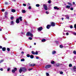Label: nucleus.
Here are the masks:
<instances>
[{
	"label": "nucleus",
	"instance_id": "nucleus-1",
	"mask_svg": "<svg viewBox=\"0 0 76 76\" xmlns=\"http://www.w3.org/2000/svg\"><path fill=\"white\" fill-rule=\"evenodd\" d=\"M26 36H30L31 37H33V34L30 32H28L26 34Z\"/></svg>",
	"mask_w": 76,
	"mask_h": 76
},
{
	"label": "nucleus",
	"instance_id": "nucleus-2",
	"mask_svg": "<svg viewBox=\"0 0 76 76\" xmlns=\"http://www.w3.org/2000/svg\"><path fill=\"white\" fill-rule=\"evenodd\" d=\"M43 7L45 10H47L48 8H47V5H46L45 4H43Z\"/></svg>",
	"mask_w": 76,
	"mask_h": 76
},
{
	"label": "nucleus",
	"instance_id": "nucleus-3",
	"mask_svg": "<svg viewBox=\"0 0 76 76\" xmlns=\"http://www.w3.org/2000/svg\"><path fill=\"white\" fill-rule=\"evenodd\" d=\"M17 70V68H14V70H12V73H14L15 72V71H16Z\"/></svg>",
	"mask_w": 76,
	"mask_h": 76
},
{
	"label": "nucleus",
	"instance_id": "nucleus-4",
	"mask_svg": "<svg viewBox=\"0 0 76 76\" xmlns=\"http://www.w3.org/2000/svg\"><path fill=\"white\" fill-rule=\"evenodd\" d=\"M22 68V70L23 72H25L26 71V69L25 68L21 67Z\"/></svg>",
	"mask_w": 76,
	"mask_h": 76
},
{
	"label": "nucleus",
	"instance_id": "nucleus-5",
	"mask_svg": "<svg viewBox=\"0 0 76 76\" xmlns=\"http://www.w3.org/2000/svg\"><path fill=\"white\" fill-rule=\"evenodd\" d=\"M50 67H51L50 65H47L45 67V68H46V69H48V68H50Z\"/></svg>",
	"mask_w": 76,
	"mask_h": 76
},
{
	"label": "nucleus",
	"instance_id": "nucleus-6",
	"mask_svg": "<svg viewBox=\"0 0 76 76\" xmlns=\"http://www.w3.org/2000/svg\"><path fill=\"white\" fill-rule=\"evenodd\" d=\"M38 31H42V27H40L39 28H38Z\"/></svg>",
	"mask_w": 76,
	"mask_h": 76
},
{
	"label": "nucleus",
	"instance_id": "nucleus-7",
	"mask_svg": "<svg viewBox=\"0 0 76 76\" xmlns=\"http://www.w3.org/2000/svg\"><path fill=\"white\" fill-rule=\"evenodd\" d=\"M51 25L52 26H55V23L54 22H52L51 23Z\"/></svg>",
	"mask_w": 76,
	"mask_h": 76
},
{
	"label": "nucleus",
	"instance_id": "nucleus-8",
	"mask_svg": "<svg viewBox=\"0 0 76 76\" xmlns=\"http://www.w3.org/2000/svg\"><path fill=\"white\" fill-rule=\"evenodd\" d=\"M50 27H51V25H48L47 26V29H50Z\"/></svg>",
	"mask_w": 76,
	"mask_h": 76
},
{
	"label": "nucleus",
	"instance_id": "nucleus-9",
	"mask_svg": "<svg viewBox=\"0 0 76 76\" xmlns=\"http://www.w3.org/2000/svg\"><path fill=\"white\" fill-rule=\"evenodd\" d=\"M16 22L17 23H19V18H18L16 19Z\"/></svg>",
	"mask_w": 76,
	"mask_h": 76
},
{
	"label": "nucleus",
	"instance_id": "nucleus-10",
	"mask_svg": "<svg viewBox=\"0 0 76 76\" xmlns=\"http://www.w3.org/2000/svg\"><path fill=\"white\" fill-rule=\"evenodd\" d=\"M23 70H22V67L20 68L19 69V72L20 73H22V72Z\"/></svg>",
	"mask_w": 76,
	"mask_h": 76
},
{
	"label": "nucleus",
	"instance_id": "nucleus-11",
	"mask_svg": "<svg viewBox=\"0 0 76 76\" xmlns=\"http://www.w3.org/2000/svg\"><path fill=\"white\" fill-rule=\"evenodd\" d=\"M54 9H56V10H58V9H59V8H58V7L57 6L54 7Z\"/></svg>",
	"mask_w": 76,
	"mask_h": 76
},
{
	"label": "nucleus",
	"instance_id": "nucleus-12",
	"mask_svg": "<svg viewBox=\"0 0 76 76\" xmlns=\"http://www.w3.org/2000/svg\"><path fill=\"white\" fill-rule=\"evenodd\" d=\"M36 64H30V66H36Z\"/></svg>",
	"mask_w": 76,
	"mask_h": 76
},
{
	"label": "nucleus",
	"instance_id": "nucleus-13",
	"mask_svg": "<svg viewBox=\"0 0 76 76\" xmlns=\"http://www.w3.org/2000/svg\"><path fill=\"white\" fill-rule=\"evenodd\" d=\"M11 12L14 13L15 12H16V10H15L14 9H12L11 10Z\"/></svg>",
	"mask_w": 76,
	"mask_h": 76
},
{
	"label": "nucleus",
	"instance_id": "nucleus-14",
	"mask_svg": "<svg viewBox=\"0 0 76 76\" xmlns=\"http://www.w3.org/2000/svg\"><path fill=\"white\" fill-rule=\"evenodd\" d=\"M70 6L69 5H67L66 7V8L67 9H70Z\"/></svg>",
	"mask_w": 76,
	"mask_h": 76
},
{
	"label": "nucleus",
	"instance_id": "nucleus-15",
	"mask_svg": "<svg viewBox=\"0 0 76 76\" xmlns=\"http://www.w3.org/2000/svg\"><path fill=\"white\" fill-rule=\"evenodd\" d=\"M31 58H34V56L32 55H31L30 56Z\"/></svg>",
	"mask_w": 76,
	"mask_h": 76
},
{
	"label": "nucleus",
	"instance_id": "nucleus-16",
	"mask_svg": "<svg viewBox=\"0 0 76 76\" xmlns=\"http://www.w3.org/2000/svg\"><path fill=\"white\" fill-rule=\"evenodd\" d=\"M22 17H20L19 18V19H20V21H22Z\"/></svg>",
	"mask_w": 76,
	"mask_h": 76
},
{
	"label": "nucleus",
	"instance_id": "nucleus-17",
	"mask_svg": "<svg viewBox=\"0 0 76 76\" xmlns=\"http://www.w3.org/2000/svg\"><path fill=\"white\" fill-rule=\"evenodd\" d=\"M2 50L3 51H4L6 50V48H2Z\"/></svg>",
	"mask_w": 76,
	"mask_h": 76
},
{
	"label": "nucleus",
	"instance_id": "nucleus-18",
	"mask_svg": "<svg viewBox=\"0 0 76 76\" xmlns=\"http://www.w3.org/2000/svg\"><path fill=\"white\" fill-rule=\"evenodd\" d=\"M74 71H76V66H74Z\"/></svg>",
	"mask_w": 76,
	"mask_h": 76
},
{
	"label": "nucleus",
	"instance_id": "nucleus-19",
	"mask_svg": "<svg viewBox=\"0 0 76 76\" xmlns=\"http://www.w3.org/2000/svg\"><path fill=\"white\" fill-rule=\"evenodd\" d=\"M22 12H23V13H25V12H26V11H25V10H22Z\"/></svg>",
	"mask_w": 76,
	"mask_h": 76
},
{
	"label": "nucleus",
	"instance_id": "nucleus-20",
	"mask_svg": "<svg viewBox=\"0 0 76 76\" xmlns=\"http://www.w3.org/2000/svg\"><path fill=\"white\" fill-rule=\"evenodd\" d=\"M56 51H53L52 52V54H56Z\"/></svg>",
	"mask_w": 76,
	"mask_h": 76
},
{
	"label": "nucleus",
	"instance_id": "nucleus-21",
	"mask_svg": "<svg viewBox=\"0 0 76 76\" xmlns=\"http://www.w3.org/2000/svg\"><path fill=\"white\" fill-rule=\"evenodd\" d=\"M31 53L32 54H35V53L34 51H32L31 52Z\"/></svg>",
	"mask_w": 76,
	"mask_h": 76
},
{
	"label": "nucleus",
	"instance_id": "nucleus-22",
	"mask_svg": "<svg viewBox=\"0 0 76 76\" xmlns=\"http://www.w3.org/2000/svg\"><path fill=\"white\" fill-rule=\"evenodd\" d=\"M21 61H25V59L24 58H23L21 60Z\"/></svg>",
	"mask_w": 76,
	"mask_h": 76
},
{
	"label": "nucleus",
	"instance_id": "nucleus-23",
	"mask_svg": "<svg viewBox=\"0 0 76 76\" xmlns=\"http://www.w3.org/2000/svg\"><path fill=\"white\" fill-rule=\"evenodd\" d=\"M45 40H46L45 39H44L42 40V42H45Z\"/></svg>",
	"mask_w": 76,
	"mask_h": 76
},
{
	"label": "nucleus",
	"instance_id": "nucleus-24",
	"mask_svg": "<svg viewBox=\"0 0 76 76\" xmlns=\"http://www.w3.org/2000/svg\"><path fill=\"white\" fill-rule=\"evenodd\" d=\"M36 6V7H39V4H37Z\"/></svg>",
	"mask_w": 76,
	"mask_h": 76
},
{
	"label": "nucleus",
	"instance_id": "nucleus-25",
	"mask_svg": "<svg viewBox=\"0 0 76 76\" xmlns=\"http://www.w3.org/2000/svg\"><path fill=\"white\" fill-rule=\"evenodd\" d=\"M27 57H30V55L29 54H27Z\"/></svg>",
	"mask_w": 76,
	"mask_h": 76
},
{
	"label": "nucleus",
	"instance_id": "nucleus-26",
	"mask_svg": "<svg viewBox=\"0 0 76 76\" xmlns=\"http://www.w3.org/2000/svg\"><path fill=\"white\" fill-rule=\"evenodd\" d=\"M11 23L12 25H13V24H14V22H13V21H11Z\"/></svg>",
	"mask_w": 76,
	"mask_h": 76
},
{
	"label": "nucleus",
	"instance_id": "nucleus-27",
	"mask_svg": "<svg viewBox=\"0 0 76 76\" xmlns=\"http://www.w3.org/2000/svg\"><path fill=\"white\" fill-rule=\"evenodd\" d=\"M69 66L70 67L72 66V65L71 64H70L69 65Z\"/></svg>",
	"mask_w": 76,
	"mask_h": 76
},
{
	"label": "nucleus",
	"instance_id": "nucleus-28",
	"mask_svg": "<svg viewBox=\"0 0 76 76\" xmlns=\"http://www.w3.org/2000/svg\"><path fill=\"white\" fill-rule=\"evenodd\" d=\"M66 19H69V16L67 15H66Z\"/></svg>",
	"mask_w": 76,
	"mask_h": 76
},
{
	"label": "nucleus",
	"instance_id": "nucleus-29",
	"mask_svg": "<svg viewBox=\"0 0 76 76\" xmlns=\"http://www.w3.org/2000/svg\"><path fill=\"white\" fill-rule=\"evenodd\" d=\"M14 18V17H12L11 18V20H13Z\"/></svg>",
	"mask_w": 76,
	"mask_h": 76
},
{
	"label": "nucleus",
	"instance_id": "nucleus-30",
	"mask_svg": "<svg viewBox=\"0 0 76 76\" xmlns=\"http://www.w3.org/2000/svg\"><path fill=\"white\" fill-rule=\"evenodd\" d=\"M73 53H74V54H76V51H73Z\"/></svg>",
	"mask_w": 76,
	"mask_h": 76
},
{
	"label": "nucleus",
	"instance_id": "nucleus-31",
	"mask_svg": "<svg viewBox=\"0 0 76 76\" xmlns=\"http://www.w3.org/2000/svg\"><path fill=\"white\" fill-rule=\"evenodd\" d=\"M46 76H49V74H48V73H46Z\"/></svg>",
	"mask_w": 76,
	"mask_h": 76
},
{
	"label": "nucleus",
	"instance_id": "nucleus-32",
	"mask_svg": "<svg viewBox=\"0 0 76 76\" xmlns=\"http://www.w3.org/2000/svg\"><path fill=\"white\" fill-rule=\"evenodd\" d=\"M5 15H7L8 14V12H5Z\"/></svg>",
	"mask_w": 76,
	"mask_h": 76
},
{
	"label": "nucleus",
	"instance_id": "nucleus-33",
	"mask_svg": "<svg viewBox=\"0 0 76 76\" xmlns=\"http://www.w3.org/2000/svg\"><path fill=\"white\" fill-rule=\"evenodd\" d=\"M51 64H54V61H52L51 62Z\"/></svg>",
	"mask_w": 76,
	"mask_h": 76
},
{
	"label": "nucleus",
	"instance_id": "nucleus-34",
	"mask_svg": "<svg viewBox=\"0 0 76 76\" xmlns=\"http://www.w3.org/2000/svg\"><path fill=\"white\" fill-rule=\"evenodd\" d=\"M28 39H30V40H32V38L31 37H30L28 38Z\"/></svg>",
	"mask_w": 76,
	"mask_h": 76
},
{
	"label": "nucleus",
	"instance_id": "nucleus-35",
	"mask_svg": "<svg viewBox=\"0 0 76 76\" xmlns=\"http://www.w3.org/2000/svg\"><path fill=\"white\" fill-rule=\"evenodd\" d=\"M68 4H69V5H70V6H71V5H72V4L69 2H68Z\"/></svg>",
	"mask_w": 76,
	"mask_h": 76
},
{
	"label": "nucleus",
	"instance_id": "nucleus-36",
	"mask_svg": "<svg viewBox=\"0 0 76 76\" xmlns=\"http://www.w3.org/2000/svg\"><path fill=\"white\" fill-rule=\"evenodd\" d=\"M7 50L8 51H10V49L8 48H7Z\"/></svg>",
	"mask_w": 76,
	"mask_h": 76
},
{
	"label": "nucleus",
	"instance_id": "nucleus-37",
	"mask_svg": "<svg viewBox=\"0 0 76 76\" xmlns=\"http://www.w3.org/2000/svg\"><path fill=\"white\" fill-rule=\"evenodd\" d=\"M23 6H26V4H23Z\"/></svg>",
	"mask_w": 76,
	"mask_h": 76
},
{
	"label": "nucleus",
	"instance_id": "nucleus-38",
	"mask_svg": "<svg viewBox=\"0 0 76 76\" xmlns=\"http://www.w3.org/2000/svg\"><path fill=\"white\" fill-rule=\"evenodd\" d=\"M35 54H36V55H37V54H38V52L37 51H36V53H35Z\"/></svg>",
	"mask_w": 76,
	"mask_h": 76
},
{
	"label": "nucleus",
	"instance_id": "nucleus-39",
	"mask_svg": "<svg viewBox=\"0 0 76 76\" xmlns=\"http://www.w3.org/2000/svg\"><path fill=\"white\" fill-rule=\"evenodd\" d=\"M60 48H63V45H60Z\"/></svg>",
	"mask_w": 76,
	"mask_h": 76
},
{
	"label": "nucleus",
	"instance_id": "nucleus-40",
	"mask_svg": "<svg viewBox=\"0 0 76 76\" xmlns=\"http://www.w3.org/2000/svg\"><path fill=\"white\" fill-rule=\"evenodd\" d=\"M32 70V68H29L28 69V70H29V71H30V70Z\"/></svg>",
	"mask_w": 76,
	"mask_h": 76
},
{
	"label": "nucleus",
	"instance_id": "nucleus-41",
	"mask_svg": "<svg viewBox=\"0 0 76 76\" xmlns=\"http://www.w3.org/2000/svg\"><path fill=\"white\" fill-rule=\"evenodd\" d=\"M28 9H31V7L30 6L28 7Z\"/></svg>",
	"mask_w": 76,
	"mask_h": 76
},
{
	"label": "nucleus",
	"instance_id": "nucleus-42",
	"mask_svg": "<svg viewBox=\"0 0 76 76\" xmlns=\"http://www.w3.org/2000/svg\"><path fill=\"white\" fill-rule=\"evenodd\" d=\"M56 66H60V64H56Z\"/></svg>",
	"mask_w": 76,
	"mask_h": 76
},
{
	"label": "nucleus",
	"instance_id": "nucleus-43",
	"mask_svg": "<svg viewBox=\"0 0 76 76\" xmlns=\"http://www.w3.org/2000/svg\"><path fill=\"white\" fill-rule=\"evenodd\" d=\"M48 3H51V1H50V0L48 1Z\"/></svg>",
	"mask_w": 76,
	"mask_h": 76
},
{
	"label": "nucleus",
	"instance_id": "nucleus-44",
	"mask_svg": "<svg viewBox=\"0 0 76 76\" xmlns=\"http://www.w3.org/2000/svg\"><path fill=\"white\" fill-rule=\"evenodd\" d=\"M60 73L61 75H62L63 73V72H60Z\"/></svg>",
	"mask_w": 76,
	"mask_h": 76
},
{
	"label": "nucleus",
	"instance_id": "nucleus-45",
	"mask_svg": "<svg viewBox=\"0 0 76 76\" xmlns=\"http://www.w3.org/2000/svg\"><path fill=\"white\" fill-rule=\"evenodd\" d=\"M70 9L71 10H73V8H71Z\"/></svg>",
	"mask_w": 76,
	"mask_h": 76
},
{
	"label": "nucleus",
	"instance_id": "nucleus-46",
	"mask_svg": "<svg viewBox=\"0 0 76 76\" xmlns=\"http://www.w3.org/2000/svg\"><path fill=\"white\" fill-rule=\"evenodd\" d=\"M0 70H1V71H3V68H1Z\"/></svg>",
	"mask_w": 76,
	"mask_h": 76
},
{
	"label": "nucleus",
	"instance_id": "nucleus-47",
	"mask_svg": "<svg viewBox=\"0 0 76 76\" xmlns=\"http://www.w3.org/2000/svg\"><path fill=\"white\" fill-rule=\"evenodd\" d=\"M66 35H69V33H68V32L66 33Z\"/></svg>",
	"mask_w": 76,
	"mask_h": 76
},
{
	"label": "nucleus",
	"instance_id": "nucleus-48",
	"mask_svg": "<svg viewBox=\"0 0 76 76\" xmlns=\"http://www.w3.org/2000/svg\"><path fill=\"white\" fill-rule=\"evenodd\" d=\"M46 13H47V14H48V13H49L48 12V11H46Z\"/></svg>",
	"mask_w": 76,
	"mask_h": 76
},
{
	"label": "nucleus",
	"instance_id": "nucleus-49",
	"mask_svg": "<svg viewBox=\"0 0 76 76\" xmlns=\"http://www.w3.org/2000/svg\"><path fill=\"white\" fill-rule=\"evenodd\" d=\"M36 58L37 59H39V58L37 56V57H36Z\"/></svg>",
	"mask_w": 76,
	"mask_h": 76
},
{
	"label": "nucleus",
	"instance_id": "nucleus-50",
	"mask_svg": "<svg viewBox=\"0 0 76 76\" xmlns=\"http://www.w3.org/2000/svg\"><path fill=\"white\" fill-rule=\"evenodd\" d=\"M74 28H76V24H75V25H74Z\"/></svg>",
	"mask_w": 76,
	"mask_h": 76
},
{
	"label": "nucleus",
	"instance_id": "nucleus-51",
	"mask_svg": "<svg viewBox=\"0 0 76 76\" xmlns=\"http://www.w3.org/2000/svg\"><path fill=\"white\" fill-rule=\"evenodd\" d=\"M10 68H8L7 71H9V70H10Z\"/></svg>",
	"mask_w": 76,
	"mask_h": 76
},
{
	"label": "nucleus",
	"instance_id": "nucleus-52",
	"mask_svg": "<svg viewBox=\"0 0 76 76\" xmlns=\"http://www.w3.org/2000/svg\"><path fill=\"white\" fill-rule=\"evenodd\" d=\"M70 28H73V26H70Z\"/></svg>",
	"mask_w": 76,
	"mask_h": 76
},
{
	"label": "nucleus",
	"instance_id": "nucleus-53",
	"mask_svg": "<svg viewBox=\"0 0 76 76\" xmlns=\"http://www.w3.org/2000/svg\"><path fill=\"white\" fill-rule=\"evenodd\" d=\"M2 12H4V9H2L1 10Z\"/></svg>",
	"mask_w": 76,
	"mask_h": 76
},
{
	"label": "nucleus",
	"instance_id": "nucleus-54",
	"mask_svg": "<svg viewBox=\"0 0 76 76\" xmlns=\"http://www.w3.org/2000/svg\"><path fill=\"white\" fill-rule=\"evenodd\" d=\"M3 60H2L1 61H0V63H1V62H3Z\"/></svg>",
	"mask_w": 76,
	"mask_h": 76
},
{
	"label": "nucleus",
	"instance_id": "nucleus-55",
	"mask_svg": "<svg viewBox=\"0 0 76 76\" xmlns=\"http://www.w3.org/2000/svg\"><path fill=\"white\" fill-rule=\"evenodd\" d=\"M22 54H24V52H21Z\"/></svg>",
	"mask_w": 76,
	"mask_h": 76
},
{
	"label": "nucleus",
	"instance_id": "nucleus-56",
	"mask_svg": "<svg viewBox=\"0 0 76 76\" xmlns=\"http://www.w3.org/2000/svg\"><path fill=\"white\" fill-rule=\"evenodd\" d=\"M0 48H2V46H0Z\"/></svg>",
	"mask_w": 76,
	"mask_h": 76
},
{
	"label": "nucleus",
	"instance_id": "nucleus-57",
	"mask_svg": "<svg viewBox=\"0 0 76 76\" xmlns=\"http://www.w3.org/2000/svg\"><path fill=\"white\" fill-rule=\"evenodd\" d=\"M73 4H75V2H73Z\"/></svg>",
	"mask_w": 76,
	"mask_h": 76
},
{
	"label": "nucleus",
	"instance_id": "nucleus-58",
	"mask_svg": "<svg viewBox=\"0 0 76 76\" xmlns=\"http://www.w3.org/2000/svg\"><path fill=\"white\" fill-rule=\"evenodd\" d=\"M7 4V2H5V4Z\"/></svg>",
	"mask_w": 76,
	"mask_h": 76
},
{
	"label": "nucleus",
	"instance_id": "nucleus-59",
	"mask_svg": "<svg viewBox=\"0 0 76 76\" xmlns=\"http://www.w3.org/2000/svg\"><path fill=\"white\" fill-rule=\"evenodd\" d=\"M34 45H36V43H34Z\"/></svg>",
	"mask_w": 76,
	"mask_h": 76
},
{
	"label": "nucleus",
	"instance_id": "nucleus-60",
	"mask_svg": "<svg viewBox=\"0 0 76 76\" xmlns=\"http://www.w3.org/2000/svg\"><path fill=\"white\" fill-rule=\"evenodd\" d=\"M2 30L1 29H0V31H1Z\"/></svg>",
	"mask_w": 76,
	"mask_h": 76
},
{
	"label": "nucleus",
	"instance_id": "nucleus-61",
	"mask_svg": "<svg viewBox=\"0 0 76 76\" xmlns=\"http://www.w3.org/2000/svg\"><path fill=\"white\" fill-rule=\"evenodd\" d=\"M64 19V18H62V20H63Z\"/></svg>",
	"mask_w": 76,
	"mask_h": 76
},
{
	"label": "nucleus",
	"instance_id": "nucleus-62",
	"mask_svg": "<svg viewBox=\"0 0 76 76\" xmlns=\"http://www.w3.org/2000/svg\"><path fill=\"white\" fill-rule=\"evenodd\" d=\"M74 35H76V33H74Z\"/></svg>",
	"mask_w": 76,
	"mask_h": 76
},
{
	"label": "nucleus",
	"instance_id": "nucleus-63",
	"mask_svg": "<svg viewBox=\"0 0 76 76\" xmlns=\"http://www.w3.org/2000/svg\"><path fill=\"white\" fill-rule=\"evenodd\" d=\"M28 4V5H29H29H30L29 4Z\"/></svg>",
	"mask_w": 76,
	"mask_h": 76
},
{
	"label": "nucleus",
	"instance_id": "nucleus-64",
	"mask_svg": "<svg viewBox=\"0 0 76 76\" xmlns=\"http://www.w3.org/2000/svg\"><path fill=\"white\" fill-rule=\"evenodd\" d=\"M15 0H13V1H15Z\"/></svg>",
	"mask_w": 76,
	"mask_h": 76
}]
</instances>
